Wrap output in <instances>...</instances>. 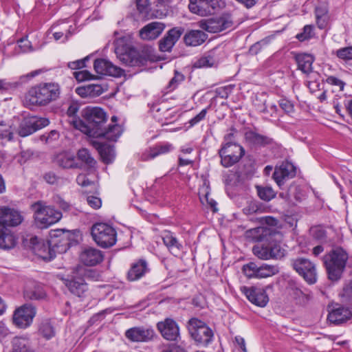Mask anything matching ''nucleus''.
Wrapping results in <instances>:
<instances>
[{
  "mask_svg": "<svg viewBox=\"0 0 352 352\" xmlns=\"http://www.w3.org/2000/svg\"><path fill=\"white\" fill-rule=\"evenodd\" d=\"M20 85L19 82H10L6 79H0V92H6L16 89Z\"/></svg>",
  "mask_w": 352,
  "mask_h": 352,
  "instance_id": "nucleus-48",
  "label": "nucleus"
},
{
  "mask_svg": "<svg viewBox=\"0 0 352 352\" xmlns=\"http://www.w3.org/2000/svg\"><path fill=\"white\" fill-rule=\"evenodd\" d=\"M313 30V25H307L304 27L303 32L296 35V38L300 41H304L305 40H307L314 36Z\"/></svg>",
  "mask_w": 352,
  "mask_h": 352,
  "instance_id": "nucleus-50",
  "label": "nucleus"
},
{
  "mask_svg": "<svg viewBox=\"0 0 352 352\" xmlns=\"http://www.w3.org/2000/svg\"><path fill=\"white\" fill-rule=\"evenodd\" d=\"M258 98L256 99V101L254 102V106L257 111H258L261 113H263V114H267L268 113V109L267 107L266 100H260L259 102Z\"/></svg>",
  "mask_w": 352,
  "mask_h": 352,
  "instance_id": "nucleus-60",
  "label": "nucleus"
},
{
  "mask_svg": "<svg viewBox=\"0 0 352 352\" xmlns=\"http://www.w3.org/2000/svg\"><path fill=\"white\" fill-rule=\"evenodd\" d=\"M76 182L82 186H87L90 185L91 182L87 178L84 174H79L76 177Z\"/></svg>",
  "mask_w": 352,
  "mask_h": 352,
  "instance_id": "nucleus-62",
  "label": "nucleus"
},
{
  "mask_svg": "<svg viewBox=\"0 0 352 352\" xmlns=\"http://www.w3.org/2000/svg\"><path fill=\"white\" fill-rule=\"evenodd\" d=\"M82 263L87 266H95L104 259V255L100 250L93 247L84 248L79 256Z\"/></svg>",
  "mask_w": 352,
  "mask_h": 352,
  "instance_id": "nucleus-19",
  "label": "nucleus"
},
{
  "mask_svg": "<svg viewBox=\"0 0 352 352\" xmlns=\"http://www.w3.org/2000/svg\"><path fill=\"white\" fill-rule=\"evenodd\" d=\"M122 133V129L120 125L113 124L109 126L107 129L102 128L98 131V134H96L94 137H103L110 141H116Z\"/></svg>",
  "mask_w": 352,
  "mask_h": 352,
  "instance_id": "nucleus-33",
  "label": "nucleus"
},
{
  "mask_svg": "<svg viewBox=\"0 0 352 352\" xmlns=\"http://www.w3.org/2000/svg\"><path fill=\"white\" fill-rule=\"evenodd\" d=\"M79 110V104L76 102H72L67 110V115L70 118H76V114Z\"/></svg>",
  "mask_w": 352,
  "mask_h": 352,
  "instance_id": "nucleus-59",
  "label": "nucleus"
},
{
  "mask_svg": "<svg viewBox=\"0 0 352 352\" xmlns=\"http://www.w3.org/2000/svg\"><path fill=\"white\" fill-rule=\"evenodd\" d=\"M207 38L208 35L204 31L192 30L185 34L184 42L187 46L196 47L204 43Z\"/></svg>",
  "mask_w": 352,
  "mask_h": 352,
  "instance_id": "nucleus-29",
  "label": "nucleus"
},
{
  "mask_svg": "<svg viewBox=\"0 0 352 352\" xmlns=\"http://www.w3.org/2000/svg\"><path fill=\"white\" fill-rule=\"evenodd\" d=\"M24 297L28 300H40L45 297V292L42 286L33 283L25 287Z\"/></svg>",
  "mask_w": 352,
  "mask_h": 352,
  "instance_id": "nucleus-34",
  "label": "nucleus"
},
{
  "mask_svg": "<svg viewBox=\"0 0 352 352\" xmlns=\"http://www.w3.org/2000/svg\"><path fill=\"white\" fill-rule=\"evenodd\" d=\"M244 153V148L239 144L227 142L219 151L221 163L224 167H230L239 162Z\"/></svg>",
  "mask_w": 352,
  "mask_h": 352,
  "instance_id": "nucleus-11",
  "label": "nucleus"
},
{
  "mask_svg": "<svg viewBox=\"0 0 352 352\" xmlns=\"http://www.w3.org/2000/svg\"><path fill=\"white\" fill-rule=\"evenodd\" d=\"M103 92V88L98 84H90L76 89V93L83 98L98 96Z\"/></svg>",
  "mask_w": 352,
  "mask_h": 352,
  "instance_id": "nucleus-37",
  "label": "nucleus"
},
{
  "mask_svg": "<svg viewBox=\"0 0 352 352\" xmlns=\"http://www.w3.org/2000/svg\"><path fill=\"white\" fill-rule=\"evenodd\" d=\"M189 10L191 12L207 16L213 14L215 10L224 5L222 0H189Z\"/></svg>",
  "mask_w": 352,
  "mask_h": 352,
  "instance_id": "nucleus-14",
  "label": "nucleus"
},
{
  "mask_svg": "<svg viewBox=\"0 0 352 352\" xmlns=\"http://www.w3.org/2000/svg\"><path fill=\"white\" fill-rule=\"evenodd\" d=\"M16 243V238L11 230L6 226H0V249H12Z\"/></svg>",
  "mask_w": 352,
  "mask_h": 352,
  "instance_id": "nucleus-31",
  "label": "nucleus"
},
{
  "mask_svg": "<svg viewBox=\"0 0 352 352\" xmlns=\"http://www.w3.org/2000/svg\"><path fill=\"white\" fill-rule=\"evenodd\" d=\"M279 105L282 109L287 113H289L293 111V105L286 99H281L279 102Z\"/></svg>",
  "mask_w": 352,
  "mask_h": 352,
  "instance_id": "nucleus-61",
  "label": "nucleus"
},
{
  "mask_svg": "<svg viewBox=\"0 0 352 352\" xmlns=\"http://www.w3.org/2000/svg\"><path fill=\"white\" fill-rule=\"evenodd\" d=\"M184 80V76L178 72H175V76L170 80V82L168 85L167 89H169L168 90L169 91L174 90L175 89H176L177 87L179 84L181 83Z\"/></svg>",
  "mask_w": 352,
  "mask_h": 352,
  "instance_id": "nucleus-49",
  "label": "nucleus"
},
{
  "mask_svg": "<svg viewBox=\"0 0 352 352\" xmlns=\"http://www.w3.org/2000/svg\"><path fill=\"white\" fill-rule=\"evenodd\" d=\"M30 245L35 254L43 260L50 261L55 257L56 252H65L67 243L58 245L55 241H45L34 236L30 239Z\"/></svg>",
  "mask_w": 352,
  "mask_h": 352,
  "instance_id": "nucleus-5",
  "label": "nucleus"
},
{
  "mask_svg": "<svg viewBox=\"0 0 352 352\" xmlns=\"http://www.w3.org/2000/svg\"><path fill=\"white\" fill-rule=\"evenodd\" d=\"M188 331L198 345L206 346L213 339L212 330L203 321L192 318L188 322Z\"/></svg>",
  "mask_w": 352,
  "mask_h": 352,
  "instance_id": "nucleus-7",
  "label": "nucleus"
},
{
  "mask_svg": "<svg viewBox=\"0 0 352 352\" xmlns=\"http://www.w3.org/2000/svg\"><path fill=\"white\" fill-rule=\"evenodd\" d=\"M157 327L162 336L167 340L177 341L180 338L178 324L171 318L159 322Z\"/></svg>",
  "mask_w": 352,
  "mask_h": 352,
  "instance_id": "nucleus-16",
  "label": "nucleus"
},
{
  "mask_svg": "<svg viewBox=\"0 0 352 352\" xmlns=\"http://www.w3.org/2000/svg\"><path fill=\"white\" fill-rule=\"evenodd\" d=\"M207 113V109H204L201 111L199 113H198L196 116L192 118L190 121L189 123L190 126H194L199 123L200 121L204 120L206 116Z\"/></svg>",
  "mask_w": 352,
  "mask_h": 352,
  "instance_id": "nucleus-58",
  "label": "nucleus"
},
{
  "mask_svg": "<svg viewBox=\"0 0 352 352\" xmlns=\"http://www.w3.org/2000/svg\"><path fill=\"white\" fill-rule=\"evenodd\" d=\"M295 174V166L292 163L286 162L275 168L273 178L278 186H281L285 179L292 177Z\"/></svg>",
  "mask_w": 352,
  "mask_h": 352,
  "instance_id": "nucleus-24",
  "label": "nucleus"
},
{
  "mask_svg": "<svg viewBox=\"0 0 352 352\" xmlns=\"http://www.w3.org/2000/svg\"><path fill=\"white\" fill-rule=\"evenodd\" d=\"M293 268L308 283L314 284L316 281L317 272L314 263L304 258H297L292 261Z\"/></svg>",
  "mask_w": 352,
  "mask_h": 352,
  "instance_id": "nucleus-12",
  "label": "nucleus"
},
{
  "mask_svg": "<svg viewBox=\"0 0 352 352\" xmlns=\"http://www.w3.org/2000/svg\"><path fill=\"white\" fill-rule=\"evenodd\" d=\"M74 76L78 81H84L94 79V75L87 70H82L74 72Z\"/></svg>",
  "mask_w": 352,
  "mask_h": 352,
  "instance_id": "nucleus-52",
  "label": "nucleus"
},
{
  "mask_svg": "<svg viewBox=\"0 0 352 352\" xmlns=\"http://www.w3.org/2000/svg\"><path fill=\"white\" fill-rule=\"evenodd\" d=\"M36 226L41 229L47 228L58 222L63 217L62 212L47 202L39 200L30 207Z\"/></svg>",
  "mask_w": 352,
  "mask_h": 352,
  "instance_id": "nucleus-2",
  "label": "nucleus"
},
{
  "mask_svg": "<svg viewBox=\"0 0 352 352\" xmlns=\"http://www.w3.org/2000/svg\"><path fill=\"white\" fill-rule=\"evenodd\" d=\"M44 179L50 184H54L58 182V177L55 175V173L50 172L46 173L44 175Z\"/></svg>",
  "mask_w": 352,
  "mask_h": 352,
  "instance_id": "nucleus-63",
  "label": "nucleus"
},
{
  "mask_svg": "<svg viewBox=\"0 0 352 352\" xmlns=\"http://www.w3.org/2000/svg\"><path fill=\"white\" fill-rule=\"evenodd\" d=\"M165 25L163 23L154 21L144 26L140 30V36L144 40L157 38L164 31Z\"/></svg>",
  "mask_w": 352,
  "mask_h": 352,
  "instance_id": "nucleus-25",
  "label": "nucleus"
},
{
  "mask_svg": "<svg viewBox=\"0 0 352 352\" xmlns=\"http://www.w3.org/2000/svg\"><path fill=\"white\" fill-rule=\"evenodd\" d=\"M77 156L78 160L83 162L88 167L92 168L96 163V160L87 148L80 149L78 151Z\"/></svg>",
  "mask_w": 352,
  "mask_h": 352,
  "instance_id": "nucleus-43",
  "label": "nucleus"
},
{
  "mask_svg": "<svg viewBox=\"0 0 352 352\" xmlns=\"http://www.w3.org/2000/svg\"><path fill=\"white\" fill-rule=\"evenodd\" d=\"M340 296L343 302L352 306V280L344 285Z\"/></svg>",
  "mask_w": 352,
  "mask_h": 352,
  "instance_id": "nucleus-45",
  "label": "nucleus"
},
{
  "mask_svg": "<svg viewBox=\"0 0 352 352\" xmlns=\"http://www.w3.org/2000/svg\"><path fill=\"white\" fill-rule=\"evenodd\" d=\"M243 292L248 299L256 306L263 307L269 301V298L263 288L257 287H244Z\"/></svg>",
  "mask_w": 352,
  "mask_h": 352,
  "instance_id": "nucleus-20",
  "label": "nucleus"
},
{
  "mask_svg": "<svg viewBox=\"0 0 352 352\" xmlns=\"http://www.w3.org/2000/svg\"><path fill=\"white\" fill-rule=\"evenodd\" d=\"M13 133L11 126L5 122H0V138L11 140Z\"/></svg>",
  "mask_w": 352,
  "mask_h": 352,
  "instance_id": "nucleus-46",
  "label": "nucleus"
},
{
  "mask_svg": "<svg viewBox=\"0 0 352 352\" xmlns=\"http://www.w3.org/2000/svg\"><path fill=\"white\" fill-rule=\"evenodd\" d=\"M256 189L258 197L265 201H270L276 196V193L272 187L258 186Z\"/></svg>",
  "mask_w": 352,
  "mask_h": 352,
  "instance_id": "nucleus-44",
  "label": "nucleus"
},
{
  "mask_svg": "<svg viewBox=\"0 0 352 352\" xmlns=\"http://www.w3.org/2000/svg\"><path fill=\"white\" fill-rule=\"evenodd\" d=\"M115 53L123 63L132 65L137 56V52L131 45L129 36H122L114 41Z\"/></svg>",
  "mask_w": 352,
  "mask_h": 352,
  "instance_id": "nucleus-8",
  "label": "nucleus"
},
{
  "mask_svg": "<svg viewBox=\"0 0 352 352\" xmlns=\"http://www.w3.org/2000/svg\"><path fill=\"white\" fill-rule=\"evenodd\" d=\"M87 202L90 207L95 210L100 208L102 206L100 198L92 195L87 197Z\"/></svg>",
  "mask_w": 352,
  "mask_h": 352,
  "instance_id": "nucleus-53",
  "label": "nucleus"
},
{
  "mask_svg": "<svg viewBox=\"0 0 352 352\" xmlns=\"http://www.w3.org/2000/svg\"><path fill=\"white\" fill-rule=\"evenodd\" d=\"M38 334L46 340H50L55 336V329L47 319L41 322L38 329Z\"/></svg>",
  "mask_w": 352,
  "mask_h": 352,
  "instance_id": "nucleus-39",
  "label": "nucleus"
},
{
  "mask_svg": "<svg viewBox=\"0 0 352 352\" xmlns=\"http://www.w3.org/2000/svg\"><path fill=\"white\" fill-rule=\"evenodd\" d=\"M348 258V254L341 248L333 249L324 256V263L331 280L337 281L341 278Z\"/></svg>",
  "mask_w": 352,
  "mask_h": 352,
  "instance_id": "nucleus-4",
  "label": "nucleus"
},
{
  "mask_svg": "<svg viewBox=\"0 0 352 352\" xmlns=\"http://www.w3.org/2000/svg\"><path fill=\"white\" fill-rule=\"evenodd\" d=\"M147 270L146 262L140 260L131 266V268L128 272V278L131 281L136 280L143 276Z\"/></svg>",
  "mask_w": 352,
  "mask_h": 352,
  "instance_id": "nucleus-36",
  "label": "nucleus"
},
{
  "mask_svg": "<svg viewBox=\"0 0 352 352\" xmlns=\"http://www.w3.org/2000/svg\"><path fill=\"white\" fill-rule=\"evenodd\" d=\"M85 122L80 120H73L76 128L89 136L98 134L102 125L107 121L106 113L99 107H87L82 111Z\"/></svg>",
  "mask_w": 352,
  "mask_h": 352,
  "instance_id": "nucleus-1",
  "label": "nucleus"
},
{
  "mask_svg": "<svg viewBox=\"0 0 352 352\" xmlns=\"http://www.w3.org/2000/svg\"><path fill=\"white\" fill-rule=\"evenodd\" d=\"M65 284L72 294L78 297H84L88 291L87 284L81 277L75 276L71 279H65Z\"/></svg>",
  "mask_w": 352,
  "mask_h": 352,
  "instance_id": "nucleus-26",
  "label": "nucleus"
},
{
  "mask_svg": "<svg viewBox=\"0 0 352 352\" xmlns=\"http://www.w3.org/2000/svg\"><path fill=\"white\" fill-rule=\"evenodd\" d=\"M184 28L175 27L169 30L166 34L159 41L160 50L164 52H170L184 33Z\"/></svg>",
  "mask_w": 352,
  "mask_h": 352,
  "instance_id": "nucleus-18",
  "label": "nucleus"
},
{
  "mask_svg": "<svg viewBox=\"0 0 352 352\" xmlns=\"http://www.w3.org/2000/svg\"><path fill=\"white\" fill-rule=\"evenodd\" d=\"M173 148V145L169 143L157 144L153 147L149 148L142 155V160L148 161L155 158L156 157L169 153Z\"/></svg>",
  "mask_w": 352,
  "mask_h": 352,
  "instance_id": "nucleus-27",
  "label": "nucleus"
},
{
  "mask_svg": "<svg viewBox=\"0 0 352 352\" xmlns=\"http://www.w3.org/2000/svg\"><path fill=\"white\" fill-rule=\"evenodd\" d=\"M326 81L329 85L339 87L340 90H343L345 85L342 80L333 76L327 77Z\"/></svg>",
  "mask_w": 352,
  "mask_h": 352,
  "instance_id": "nucleus-57",
  "label": "nucleus"
},
{
  "mask_svg": "<svg viewBox=\"0 0 352 352\" xmlns=\"http://www.w3.org/2000/svg\"><path fill=\"white\" fill-rule=\"evenodd\" d=\"M19 47L21 49L23 52H28L30 50L31 46L30 42L25 38H21L19 41Z\"/></svg>",
  "mask_w": 352,
  "mask_h": 352,
  "instance_id": "nucleus-64",
  "label": "nucleus"
},
{
  "mask_svg": "<svg viewBox=\"0 0 352 352\" xmlns=\"http://www.w3.org/2000/svg\"><path fill=\"white\" fill-rule=\"evenodd\" d=\"M21 221L22 216L18 211L6 207L0 208V226H16Z\"/></svg>",
  "mask_w": 352,
  "mask_h": 352,
  "instance_id": "nucleus-23",
  "label": "nucleus"
},
{
  "mask_svg": "<svg viewBox=\"0 0 352 352\" xmlns=\"http://www.w3.org/2000/svg\"><path fill=\"white\" fill-rule=\"evenodd\" d=\"M352 318L351 311L344 307H339L331 310L328 314V320L334 324H340Z\"/></svg>",
  "mask_w": 352,
  "mask_h": 352,
  "instance_id": "nucleus-28",
  "label": "nucleus"
},
{
  "mask_svg": "<svg viewBox=\"0 0 352 352\" xmlns=\"http://www.w3.org/2000/svg\"><path fill=\"white\" fill-rule=\"evenodd\" d=\"M49 124L50 121L46 118L27 116L21 122L18 133L21 137H26L47 126Z\"/></svg>",
  "mask_w": 352,
  "mask_h": 352,
  "instance_id": "nucleus-13",
  "label": "nucleus"
},
{
  "mask_svg": "<svg viewBox=\"0 0 352 352\" xmlns=\"http://www.w3.org/2000/svg\"><path fill=\"white\" fill-rule=\"evenodd\" d=\"M94 67L96 72L100 75H108L114 77H120L123 74V70L113 65L110 61L100 58L94 61Z\"/></svg>",
  "mask_w": 352,
  "mask_h": 352,
  "instance_id": "nucleus-22",
  "label": "nucleus"
},
{
  "mask_svg": "<svg viewBox=\"0 0 352 352\" xmlns=\"http://www.w3.org/2000/svg\"><path fill=\"white\" fill-rule=\"evenodd\" d=\"M88 60V58L83 59H79L74 61L69 62L67 66L72 69H78L85 67V61Z\"/></svg>",
  "mask_w": 352,
  "mask_h": 352,
  "instance_id": "nucleus-55",
  "label": "nucleus"
},
{
  "mask_svg": "<svg viewBox=\"0 0 352 352\" xmlns=\"http://www.w3.org/2000/svg\"><path fill=\"white\" fill-rule=\"evenodd\" d=\"M242 272L248 278H265L277 274L279 268L277 265L263 263L258 265L250 262L243 266Z\"/></svg>",
  "mask_w": 352,
  "mask_h": 352,
  "instance_id": "nucleus-9",
  "label": "nucleus"
},
{
  "mask_svg": "<svg viewBox=\"0 0 352 352\" xmlns=\"http://www.w3.org/2000/svg\"><path fill=\"white\" fill-rule=\"evenodd\" d=\"M216 60L210 54H205L193 63L195 68H206L214 65Z\"/></svg>",
  "mask_w": 352,
  "mask_h": 352,
  "instance_id": "nucleus-41",
  "label": "nucleus"
},
{
  "mask_svg": "<svg viewBox=\"0 0 352 352\" xmlns=\"http://www.w3.org/2000/svg\"><path fill=\"white\" fill-rule=\"evenodd\" d=\"M91 234L96 243L103 248L114 245L117 241L116 230L104 223H96L91 229Z\"/></svg>",
  "mask_w": 352,
  "mask_h": 352,
  "instance_id": "nucleus-6",
  "label": "nucleus"
},
{
  "mask_svg": "<svg viewBox=\"0 0 352 352\" xmlns=\"http://www.w3.org/2000/svg\"><path fill=\"white\" fill-rule=\"evenodd\" d=\"M154 330L147 327H135L128 329L125 336L132 342H148L153 338Z\"/></svg>",
  "mask_w": 352,
  "mask_h": 352,
  "instance_id": "nucleus-17",
  "label": "nucleus"
},
{
  "mask_svg": "<svg viewBox=\"0 0 352 352\" xmlns=\"http://www.w3.org/2000/svg\"><path fill=\"white\" fill-rule=\"evenodd\" d=\"M136 6L140 13L146 14L148 12L149 5L148 0H136Z\"/></svg>",
  "mask_w": 352,
  "mask_h": 352,
  "instance_id": "nucleus-54",
  "label": "nucleus"
},
{
  "mask_svg": "<svg viewBox=\"0 0 352 352\" xmlns=\"http://www.w3.org/2000/svg\"><path fill=\"white\" fill-rule=\"evenodd\" d=\"M232 20L228 15L214 17L208 19L204 23V28L210 32H219L232 26Z\"/></svg>",
  "mask_w": 352,
  "mask_h": 352,
  "instance_id": "nucleus-21",
  "label": "nucleus"
},
{
  "mask_svg": "<svg viewBox=\"0 0 352 352\" xmlns=\"http://www.w3.org/2000/svg\"><path fill=\"white\" fill-rule=\"evenodd\" d=\"M13 352H34L30 341L25 338H15L12 342Z\"/></svg>",
  "mask_w": 352,
  "mask_h": 352,
  "instance_id": "nucleus-40",
  "label": "nucleus"
},
{
  "mask_svg": "<svg viewBox=\"0 0 352 352\" xmlns=\"http://www.w3.org/2000/svg\"><path fill=\"white\" fill-rule=\"evenodd\" d=\"M336 56L340 59L344 60V61H349L352 60V46L351 47H342L339 50H338L336 52Z\"/></svg>",
  "mask_w": 352,
  "mask_h": 352,
  "instance_id": "nucleus-47",
  "label": "nucleus"
},
{
  "mask_svg": "<svg viewBox=\"0 0 352 352\" xmlns=\"http://www.w3.org/2000/svg\"><path fill=\"white\" fill-rule=\"evenodd\" d=\"M247 138L254 144L258 146H265L272 142V139L255 132H250L247 134Z\"/></svg>",
  "mask_w": 352,
  "mask_h": 352,
  "instance_id": "nucleus-42",
  "label": "nucleus"
},
{
  "mask_svg": "<svg viewBox=\"0 0 352 352\" xmlns=\"http://www.w3.org/2000/svg\"><path fill=\"white\" fill-rule=\"evenodd\" d=\"M35 316V307L31 305L25 304L15 310L13 322L16 327L25 329L32 324Z\"/></svg>",
  "mask_w": 352,
  "mask_h": 352,
  "instance_id": "nucleus-15",
  "label": "nucleus"
},
{
  "mask_svg": "<svg viewBox=\"0 0 352 352\" xmlns=\"http://www.w3.org/2000/svg\"><path fill=\"white\" fill-rule=\"evenodd\" d=\"M98 151L104 163L109 164L113 162L116 156L113 146L100 144L98 146Z\"/></svg>",
  "mask_w": 352,
  "mask_h": 352,
  "instance_id": "nucleus-38",
  "label": "nucleus"
},
{
  "mask_svg": "<svg viewBox=\"0 0 352 352\" xmlns=\"http://www.w3.org/2000/svg\"><path fill=\"white\" fill-rule=\"evenodd\" d=\"M162 238L164 245L171 253L176 254L179 252L182 245L179 243L173 233L166 230L162 232Z\"/></svg>",
  "mask_w": 352,
  "mask_h": 352,
  "instance_id": "nucleus-35",
  "label": "nucleus"
},
{
  "mask_svg": "<svg viewBox=\"0 0 352 352\" xmlns=\"http://www.w3.org/2000/svg\"><path fill=\"white\" fill-rule=\"evenodd\" d=\"M295 60L298 69L304 74H309L313 71V63L314 57L309 54H298L295 56Z\"/></svg>",
  "mask_w": 352,
  "mask_h": 352,
  "instance_id": "nucleus-30",
  "label": "nucleus"
},
{
  "mask_svg": "<svg viewBox=\"0 0 352 352\" xmlns=\"http://www.w3.org/2000/svg\"><path fill=\"white\" fill-rule=\"evenodd\" d=\"M54 202L56 206L65 212H70L72 210V206L65 201L60 197L56 195L53 197Z\"/></svg>",
  "mask_w": 352,
  "mask_h": 352,
  "instance_id": "nucleus-51",
  "label": "nucleus"
},
{
  "mask_svg": "<svg viewBox=\"0 0 352 352\" xmlns=\"http://www.w3.org/2000/svg\"><path fill=\"white\" fill-rule=\"evenodd\" d=\"M60 87L56 83H43L32 87L25 96V103L30 105H46L56 100Z\"/></svg>",
  "mask_w": 352,
  "mask_h": 352,
  "instance_id": "nucleus-3",
  "label": "nucleus"
},
{
  "mask_svg": "<svg viewBox=\"0 0 352 352\" xmlns=\"http://www.w3.org/2000/svg\"><path fill=\"white\" fill-rule=\"evenodd\" d=\"M56 164L63 168H74L78 167L75 156L69 152H62L55 157Z\"/></svg>",
  "mask_w": 352,
  "mask_h": 352,
  "instance_id": "nucleus-32",
  "label": "nucleus"
},
{
  "mask_svg": "<svg viewBox=\"0 0 352 352\" xmlns=\"http://www.w3.org/2000/svg\"><path fill=\"white\" fill-rule=\"evenodd\" d=\"M252 252L258 258L269 260L283 257L285 250L277 242L270 241L254 245Z\"/></svg>",
  "mask_w": 352,
  "mask_h": 352,
  "instance_id": "nucleus-10",
  "label": "nucleus"
},
{
  "mask_svg": "<svg viewBox=\"0 0 352 352\" xmlns=\"http://www.w3.org/2000/svg\"><path fill=\"white\" fill-rule=\"evenodd\" d=\"M199 199L203 204H204L205 203L208 204L214 212H216L217 210V209L216 208L217 202L212 198H209V194L208 192L206 193V195L203 197L200 196Z\"/></svg>",
  "mask_w": 352,
  "mask_h": 352,
  "instance_id": "nucleus-56",
  "label": "nucleus"
}]
</instances>
